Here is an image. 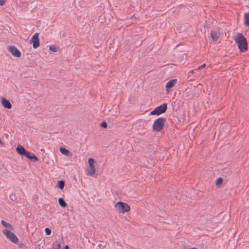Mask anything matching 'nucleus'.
<instances>
[{"mask_svg":"<svg viewBox=\"0 0 249 249\" xmlns=\"http://www.w3.org/2000/svg\"><path fill=\"white\" fill-rule=\"evenodd\" d=\"M244 24L249 26V13H245L244 15Z\"/></svg>","mask_w":249,"mask_h":249,"instance_id":"obj_17","label":"nucleus"},{"mask_svg":"<svg viewBox=\"0 0 249 249\" xmlns=\"http://www.w3.org/2000/svg\"><path fill=\"white\" fill-rule=\"evenodd\" d=\"M38 35V33H36L30 40V42L33 43V47L35 49L38 48L40 45Z\"/></svg>","mask_w":249,"mask_h":249,"instance_id":"obj_6","label":"nucleus"},{"mask_svg":"<svg viewBox=\"0 0 249 249\" xmlns=\"http://www.w3.org/2000/svg\"><path fill=\"white\" fill-rule=\"evenodd\" d=\"M206 66V65L205 64H202V65L200 66L199 67H198V68H197L196 70H201L202 69H203L204 68H205V67Z\"/></svg>","mask_w":249,"mask_h":249,"instance_id":"obj_25","label":"nucleus"},{"mask_svg":"<svg viewBox=\"0 0 249 249\" xmlns=\"http://www.w3.org/2000/svg\"><path fill=\"white\" fill-rule=\"evenodd\" d=\"M58 203L63 208H65L67 206V203L65 202L64 200L61 197L58 199Z\"/></svg>","mask_w":249,"mask_h":249,"instance_id":"obj_16","label":"nucleus"},{"mask_svg":"<svg viewBox=\"0 0 249 249\" xmlns=\"http://www.w3.org/2000/svg\"><path fill=\"white\" fill-rule=\"evenodd\" d=\"M115 208L119 213L127 212L130 210V206L128 204L121 201L117 202L115 204Z\"/></svg>","mask_w":249,"mask_h":249,"instance_id":"obj_3","label":"nucleus"},{"mask_svg":"<svg viewBox=\"0 0 249 249\" xmlns=\"http://www.w3.org/2000/svg\"><path fill=\"white\" fill-rule=\"evenodd\" d=\"M87 172L89 175L91 176H93L95 172V167H89V168L87 170Z\"/></svg>","mask_w":249,"mask_h":249,"instance_id":"obj_15","label":"nucleus"},{"mask_svg":"<svg viewBox=\"0 0 249 249\" xmlns=\"http://www.w3.org/2000/svg\"><path fill=\"white\" fill-rule=\"evenodd\" d=\"M57 187L62 190L65 186V182L63 180H59L57 182Z\"/></svg>","mask_w":249,"mask_h":249,"instance_id":"obj_18","label":"nucleus"},{"mask_svg":"<svg viewBox=\"0 0 249 249\" xmlns=\"http://www.w3.org/2000/svg\"><path fill=\"white\" fill-rule=\"evenodd\" d=\"M45 232L46 235H49L51 233V230L48 228H46L45 229Z\"/></svg>","mask_w":249,"mask_h":249,"instance_id":"obj_23","label":"nucleus"},{"mask_svg":"<svg viewBox=\"0 0 249 249\" xmlns=\"http://www.w3.org/2000/svg\"><path fill=\"white\" fill-rule=\"evenodd\" d=\"M167 108V105L166 103H164L156 107L153 111H152L150 114L151 115H159L162 113H164Z\"/></svg>","mask_w":249,"mask_h":249,"instance_id":"obj_4","label":"nucleus"},{"mask_svg":"<svg viewBox=\"0 0 249 249\" xmlns=\"http://www.w3.org/2000/svg\"><path fill=\"white\" fill-rule=\"evenodd\" d=\"M165 118L160 117L155 120L152 125L153 130L156 132H159L162 130L164 126Z\"/></svg>","mask_w":249,"mask_h":249,"instance_id":"obj_2","label":"nucleus"},{"mask_svg":"<svg viewBox=\"0 0 249 249\" xmlns=\"http://www.w3.org/2000/svg\"><path fill=\"white\" fill-rule=\"evenodd\" d=\"M38 249H41L39 248Z\"/></svg>","mask_w":249,"mask_h":249,"instance_id":"obj_32","label":"nucleus"},{"mask_svg":"<svg viewBox=\"0 0 249 249\" xmlns=\"http://www.w3.org/2000/svg\"><path fill=\"white\" fill-rule=\"evenodd\" d=\"M196 71V69L195 70H193L192 71H191L189 72V75H190V74H193L195 72V71Z\"/></svg>","mask_w":249,"mask_h":249,"instance_id":"obj_27","label":"nucleus"},{"mask_svg":"<svg viewBox=\"0 0 249 249\" xmlns=\"http://www.w3.org/2000/svg\"><path fill=\"white\" fill-rule=\"evenodd\" d=\"M2 233L6 236L7 238L15 244H17L18 239L16 235L11 232L10 230L5 229L3 230Z\"/></svg>","mask_w":249,"mask_h":249,"instance_id":"obj_5","label":"nucleus"},{"mask_svg":"<svg viewBox=\"0 0 249 249\" xmlns=\"http://www.w3.org/2000/svg\"><path fill=\"white\" fill-rule=\"evenodd\" d=\"M100 126L102 127H103V128H107V123L105 121L103 122L101 124H100Z\"/></svg>","mask_w":249,"mask_h":249,"instance_id":"obj_24","label":"nucleus"},{"mask_svg":"<svg viewBox=\"0 0 249 249\" xmlns=\"http://www.w3.org/2000/svg\"><path fill=\"white\" fill-rule=\"evenodd\" d=\"M64 249H69V247H68V246L66 245V246L65 247V248H64Z\"/></svg>","mask_w":249,"mask_h":249,"instance_id":"obj_29","label":"nucleus"},{"mask_svg":"<svg viewBox=\"0 0 249 249\" xmlns=\"http://www.w3.org/2000/svg\"><path fill=\"white\" fill-rule=\"evenodd\" d=\"M24 156L33 162L38 160V158L33 153L26 151Z\"/></svg>","mask_w":249,"mask_h":249,"instance_id":"obj_8","label":"nucleus"},{"mask_svg":"<svg viewBox=\"0 0 249 249\" xmlns=\"http://www.w3.org/2000/svg\"><path fill=\"white\" fill-rule=\"evenodd\" d=\"M16 150L19 154L22 156H24L25 153L26 151L24 148L21 145H18L17 147Z\"/></svg>","mask_w":249,"mask_h":249,"instance_id":"obj_11","label":"nucleus"},{"mask_svg":"<svg viewBox=\"0 0 249 249\" xmlns=\"http://www.w3.org/2000/svg\"><path fill=\"white\" fill-rule=\"evenodd\" d=\"M223 179L221 178H219L216 180V185H221L223 182Z\"/></svg>","mask_w":249,"mask_h":249,"instance_id":"obj_21","label":"nucleus"},{"mask_svg":"<svg viewBox=\"0 0 249 249\" xmlns=\"http://www.w3.org/2000/svg\"><path fill=\"white\" fill-rule=\"evenodd\" d=\"M6 0H0V5L2 6L5 2Z\"/></svg>","mask_w":249,"mask_h":249,"instance_id":"obj_26","label":"nucleus"},{"mask_svg":"<svg viewBox=\"0 0 249 249\" xmlns=\"http://www.w3.org/2000/svg\"><path fill=\"white\" fill-rule=\"evenodd\" d=\"M94 160L92 158H89V159L88 160V163L89 164V167H95L94 165H93L94 163Z\"/></svg>","mask_w":249,"mask_h":249,"instance_id":"obj_20","label":"nucleus"},{"mask_svg":"<svg viewBox=\"0 0 249 249\" xmlns=\"http://www.w3.org/2000/svg\"><path fill=\"white\" fill-rule=\"evenodd\" d=\"M49 49L53 52H56L57 51L56 48L54 45H51L49 47Z\"/></svg>","mask_w":249,"mask_h":249,"instance_id":"obj_22","label":"nucleus"},{"mask_svg":"<svg viewBox=\"0 0 249 249\" xmlns=\"http://www.w3.org/2000/svg\"><path fill=\"white\" fill-rule=\"evenodd\" d=\"M177 79H173L168 81L165 85V87L166 89V90H168V89L171 88L173 87L175 84L177 83Z\"/></svg>","mask_w":249,"mask_h":249,"instance_id":"obj_9","label":"nucleus"},{"mask_svg":"<svg viewBox=\"0 0 249 249\" xmlns=\"http://www.w3.org/2000/svg\"><path fill=\"white\" fill-rule=\"evenodd\" d=\"M211 36L213 41H217L219 37V34L215 31H213L211 33Z\"/></svg>","mask_w":249,"mask_h":249,"instance_id":"obj_13","label":"nucleus"},{"mask_svg":"<svg viewBox=\"0 0 249 249\" xmlns=\"http://www.w3.org/2000/svg\"><path fill=\"white\" fill-rule=\"evenodd\" d=\"M1 104L2 106L7 109H10L12 107V105L9 100L5 98H2L1 100Z\"/></svg>","mask_w":249,"mask_h":249,"instance_id":"obj_10","label":"nucleus"},{"mask_svg":"<svg viewBox=\"0 0 249 249\" xmlns=\"http://www.w3.org/2000/svg\"><path fill=\"white\" fill-rule=\"evenodd\" d=\"M1 224H2V225L3 227H4L5 228H6V229H7L8 230H13L12 226L10 224L5 222L4 220H2L1 221Z\"/></svg>","mask_w":249,"mask_h":249,"instance_id":"obj_12","label":"nucleus"},{"mask_svg":"<svg viewBox=\"0 0 249 249\" xmlns=\"http://www.w3.org/2000/svg\"><path fill=\"white\" fill-rule=\"evenodd\" d=\"M59 150L60 152L63 155H65L66 156H69L70 155V151L64 147H60Z\"/></svg>","mask_w":249,"mask_h":249,"instance_id":"obj_14","label":"nucleus"},{"mask_svg":"<svg viewBox=\"0 0 249 249\" xmlns=\"http://www.w3.org/2000/svg\"><path fill=\"white\" fill-rule=\"evenodd\" d=\"M60 244L59 242L56 241L53 243V249H60Z\"/></svg>","mask_w":249,"mask_h":249,"instance_id":"obj_19","label":"nucleus"},{"mask_svg":"<svg viewBox=\"0 0 249 249\" xmlns=\"http://www.w3.org/2000/svg\"><path fill=\"white\" fill-rule=\"evenodd\" d=\"M234 39L240 52H245L247 51V40L242 33H237Z\"/></svg>","mask_w":249,"mask_h":249,"instance_id":"obj_1","label":"nucleus"},{"mask_svg":"<svg viewBox=\"0 0 249 249\" xmlns=\"http://www.w3.org/2000/svg\"><path fill=\"white\" fill-rule=\"evenodd\" d=\"M12 196H10L11 199V200H13V199H14V197H12Z\"/></svg>","mask_w":249,"mask_h":249,"instance_id":"obj_31","label":"nucleus"},{"mask_svg":"<svg viewBox=\"0 0 249 249\" xmlns=\"http://www.w3.org/2000/svg\"><path fill=\"white\" fill-rule=\"evenodd\" d=\"M0 144L1 145V146H4V143L1 141V140L0 139Z\"/></svg>","mask_w":249,"mask_h":249,"instance_id":"obj_28","label":"nucleus"},{"mask_svg":"<svg viewBox=\"0 0 249 249\" xmlns=\"http://www.w3.org/2000/svg\"><path fill=\"white\" fill-rule=\"evenodd\" d=\"M12 196H10L11 199V200H13V199H14V197H12Z\"/></svg>","mask_w":249,"mask_h":249,"instance_id":"obj_30","label":"nucleus"},{"mask_svg":"<svg viewBox=\"0 0 249 249\" xmlns=\"http://www.w3.org/2000/svg\"><path fill=\"white\" fill-rule=\"evenodd\" d=\"M8 51L15 57H19L21 56L20 52L14 46H9L8 48Z\"/></svg>","mask_w":249,"mask_h":249,"instance_id":"obj_7","label":"nucleus"}]
</instances>
